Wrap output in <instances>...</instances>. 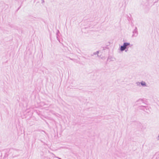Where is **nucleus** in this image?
I'll use <instances>...</instances> for the list:
<instances>
[{
    "instance_id": "f257e3e1",
    "label": "nucleus",
    "mask_w": 159,
    "mask_h": 159,
    "mask_svg": "<svg viewBox=\"0 0 159 159\" xmlns=\"http://www.w3.org/2000/svg\"><path fill=\"white\" fill-rule=\"evenodd\" d=\"M130 44L128 43H124L122 46L120 47V50L121 51H123L126 49H128V46H130Z\"/></svg>"
},
{
    "instance_id": "f03ea898",
    "label": "nucleus",
    "mask_w": 159,
    "mask_h": 159,
    "mask_svg": "<svg viewBox=\"0 0 159 159\" xmlns=\"http://www.w3.org/2000/svg\"><path fill=\"white\" fill-rule=\"evenodd\" d=\"M132 37H136L138 35V32L137 28L135 27V29L133 31Z\"/></svg>"
},
{
    "instance_id": "7ed1b4c3",
    "label": "nucleus",
    "mask_w": 159,
    "mask_h": 159,
    "mask_svg": "<svg viewBox=\"0 0 159 159\" xmlns=\"http://www.w3.org/2000/svg\"><path fill=\"white\" fill-rule=\"evenodd\" d=\"M140 109L143 110L145 112H147V110H148V107L147 106H142L140 107Z\"/></svg>"
},
{
    "instance_id": "20e7f679",
    "label": "nucleus",
    "mask_w": 159,
    "mask_h": 159,
    "mask_svg": "<svg viewBox=\"0 0 159 159\" xmlns=\"http://www.w3.org/2000/svg\"><path fill=\"white\" fill-rule=\"evenodd\" d=\"M141 84L144 87H147V85L146 82L143 81H142L141 82H140Z\"/></svg>"
},
{
    "instance_id": "39448f33",
    "label": "nucleus",
    "mask_w": 159,
    "mask_h": 159,
    "mask_svg": "<svg viewBox=\"0 0 159 159\" xmlns=\"http://www.w3.org/2000/svg\"><path fill=\"white\" fill-rule=\"evenodd\" d=\"M97 55V54H96V52H94L93 53V54H92L91 55V56H93L94 55Z\"/></svg>"
},
{
    "instance_id": "423d86ee",
    "label": "nucleus",
    "mask_w": 159,
    "mask_h": 159,
    "mask_svg": "<svg viewBox=\"0 0 159 159\" xmlns=\"http://www.w3.org/2000/svg\"><path fill=\"white\" fill-rule=\"evenodd\" d=\"M136 84L137 86H139L140 84H141L140 82H137Z\"/></svg>"
},
{
    "instance_id": "0eeeda50",
    "label": "nucleus",
    "mask_w": 159,
    "mask_h": 159,
    "mask_svg": "<svg viewBox=\"0 0 159 159\" xmlns=\"http://www.w3.org/2000/svg\"><path fill=\"white\" fill-rule=\"evenodd\" d=\"M98 57V54L99 53V51H97L96 52Z\"/></svg>"
},
{
    "instance_id": "6e6552de",
    "label": "nucleus",
    "mask_w": 159,
    "mask_h": 159,
    "mask_svg": "<svg viewBox=\"0 0 159 159\" xmlns=\"http://www.w3.org/2000/svg\"><path fill=\"white\" fill-rule=\"evenodd\" d=\"M59 31L58 30H57V39L58 40V36H57V34L58 33H59Z\"/></svg>"
},
{
    "instance_id": "1a4fd4ad",
    "label": "nucleus",
    "mask_w": 159,
    "mask_h": 159,
    "mask_svg": "<svg viewBox=\"0 0 159 159\" xmlns=\"http://www.w3.org/2000/svg\"><path fill=\"white\" fill-rule=\"evenodd\" d=\"M139 101H142V100L141 99H140L139 100Z\"/></svg>"
},
{
    "instance_id": "9d476101",
    "label": "nucleus",
    "mask_w": 159,
    "mask_h": 159,
    "mask_svg": "<svg viewBox=\"0 0 159 159\" xmlns=\"http://www.w3.org/2000/svg\"><path fill=\"white\" fill-rule=\"evenodd\" d=\"M125 51L126 52L128 51V49H127V50H126V49H125Z\"/></svg>"
},
{
    "instance_id": "9b49d317",
    "label": "nucleus",
    "mask_w": 159,
    "mask_h": 159,
    "mask_svg": "<svg viewBox=\"0 0 159 159\" xmlns=\"http://www.w3.org/2000/svg\"><path fill=\"white\" fill-rule=\"evenodd\" d=\"M42 2H44V0H42Z\"/></svg>"
}]
</instances>
